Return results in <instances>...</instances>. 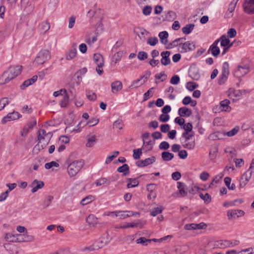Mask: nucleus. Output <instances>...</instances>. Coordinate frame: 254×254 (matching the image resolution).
Segmentation results:
<instances>
[{"label": "nucleus", "instance_id": "nucleus-34", "mask_svg": "<svg viewBox=\"0 0 254 254\" xmlns=\"http://www.w3.org/2000/svg\"><path fill=\"white\" fill-rule=\"evenodd\" d=\"M238 210H231L227 211V217L228 219H233L238 217L237 215Z\"/></svg>", "mask_w": 254, "mask_h": 254}, {"label": "nucleus", "instance_id": "nucleus-47", "mask_svg": "<svg viewBox=\"0 0 254 254\" xmlns=\"http://www.w3.org/2000/svg\"><path fill=\"white\" fill-rule=\"evenodd\" d=\"M222 73L228 75L229 74V66L228 62H224L222 66Z\"/></svg>", "mask_w": 254, "mask_h": 254}, {"label": "nucleus", "instance_id": "nucleus-9", "mask_svg": "<svg viewBox=\"0 0 254 254\" xmlns=\"http://www.w3.org/2000/svg\"><path fill=\"white\" fill-rule=\"evenodd\" d=\"M44 186V183L43 181L34 180L30 185V187L32 188L31 192L35 193L39 189H42Z\"/></svg>", "mask_w": 254, "mask_h": 254}, {"label": "nucleus", "instance_id": "nucleus-28", "mask_svg": "<svg viewBox=\"0 0 254 254\" xmlns=\"http://www.w3.org/2000/svg\"><path fill=\"white\" fill-rule=\"evenodd\" d=\"M194 26V24H187L182 28V32L185 34H189L192 31Z\"/></svg>", "mask_w": 254, "mask_h": 254}, {"label": "nucleus", "instance_id": "nucleus-15", "mask_svg": "<svg viewBox=\"0 0 254 254\" xmlns=\"http://www.w3.org/2000/svg\"><path fill=\"white\" fill-rule=\"evenodd\" d=\"M252 65V63L247 58H243L241 59V62L239 63V72H240V70L241 67L244 68H247L251 69V66Z\"/></svg>", "mask_w": 254, "mask_h": 254}, {"label": "nucleus", "instance_id": "nucleus-17", "mask_svg": "<svg viewBox=\"0 0 254 254\" xmlns=\"http://www.w3.org/2000/svg\"><path fill=\"white\" fill-rule=\"evenodd\" d=\"M111 240V239L110 238L109 234L107 233L105 237H102L100 239L99 241V245L97 246V249L101 248L106 246L110 242Z\"/></svg>", "mask_w": 254, "mask_h": 254}, {"label": "nucleus", "instance_id": "nucleus-48", "mask_svg": "<svg viewBox=\"0 0 254 254\" xmlns=\"http://www.w3.org/2000/svg\"><path fill=\"white\" fill-rule=\"evenodd\" d=\"M152 8L150 5H146L142 9V13L145 16L149 15L152 11Z\"/></svg>", "mask_w": 254, "mask_h": 254}, {"label": "nucleus", "instance_id": "nucleus-30", "mask_svg": "<svg viewBox=\"0 0 254 254\" xmlns=\"http://www.w3.org/2000/svg\"><path fill=\"white\" fill-rule=\"evenodd\" d=\"M50 24L48 21H43L39 25V29L44 33L49 30Z\"/></svg>", "mask_w": 254, "mask_h": 254}, {"label": "nucleus", "instance_id": "nucleus-16", "mask_svg": "<svg viewBox=\"0 0 254 254\" xmlns=\"http://www.w3.org/2000/svg\"><path fill=\"white\" fill-rule=\"evenodd\" d=\"M191 114V110L187 107H181L178 110V114L180 117H190Z\"/></svg>", "mask_w": 254, "mask_h": 254}, {"label": "nucleus", "instance_id": "nucleus-1", "mask_svg": "<svg viewBox=\"0 0 254 254\" xmlns=\"http://www.w3.org/2000/svg\"><path fill=\"white\" fill-rule=\"evenodd\" d=\"M22 66L16 65L10 66L8 70L5 71L0 78V85L7 83L21 73Z\"/></svg>", "mask_w": 254, "mask_h": 254}, {"label": "nucleus", "instance_id": "nucleus-27", "mask_svg": "<svg viewBox=\"0 0 254 254\" xmlns=\"http://www.w3.org/2000/svg\"><path fill=\"white\" fill-rule=\"evenodd\" d=\"M117 217H119L120 219H125L128 217V214H127V211H116L112 212Z\"/></svg>", "mask_w": 254, "mask_h": 254}, {"label": "nucleus", "instance_id": "nucleus-59", "mask_svg": "<svg viewBox=\"0 0 254 254\" xmlns=\"http://www.w3.org/2000/svg\"><path fill=\"white\" fill-rule=\"evenodd\" d=\"M158 42V40L157 37H151L147 40V43L150 46H155Z\"/></svg>", "mask_w": 254, "mask_h": 254}, {"label": "nucleus", "instance_id": "nucleus-32", "mask_svg": "<svg viewBox=\"0 0 254 254\" xmlns=\"http://www.w3.org/2000/svg\"><path fill=\"white\" fill-rule=\"evenodd\" d=\"M183 128L185 130V131L183 133L182 136H185L188 134V133L192 131V125L191 123H189L187 124L183 125Z\"/></svg>", "mask_w": 254, "mask_h": 254}, {"label": "nucleus", "instance_id": "nucleus-45", "mask_svg": "<svg viewBox=\"0 0 254 254\" xmlns=\"http://www.w3.org/2000/svg\"><path fill=\"white\" fill-rule=\"evenodd\" d=\"M133 157L135 160L139 159L142 153L141 148L134 149L133 150Z\"/></svg>", "mask_w": 254, "mask_h": 254}, {"label": "nucleus", "instance_id": "nucleus-57", "mask_svg": "<svg viewBox=\"0 0 254 254\" xmlns=\"http://www.w3.org/2000/svg\"><path fill=\"white\" fill-rule=\"evenodd\" d=\"M153 89V87L151 88L146 92H145L143 94V101H146L150 97H152L153 96V94H152V92L151 91Z\"/></svg>", "mask_w": 254, "mask_h": 254}, {"label": "nucleus", "instance_id": "nucleus-20", "mask_svg": "<svg viewBox=\"0 0 254 254\" xmlns=\"http://www.w3.org/2000/svg\"><path fill=\"white\" fill-rule=\"evenodd\" d=\"M230 241L227 240H220L215 242V246L218 248L223 249L226 247H230Z\"/></svg>", "mask_w": 254, "mask_h": 254}, {"label": "nucleus", "instance_id": "nucleus-42", "mask_svg": "<svg viewBox=\"0 0 254 254\" xmlns=\"http://www.w3.org/2000/svg\"><path fill=\"white\" fill-rule=\"evenodd\" d=\"M110 183V182L109 181H108L105 178L99 179L97 180L95 182V184L97 186H100L103 185L105 184H107V185H109Z\"/></svg>", "mask_w": 254, "mask_h": 254}, {"label": "nucleus", "instance_id": "nucleus-22", "mask_svg": "<svg viewBox=\"0 0 254 254\" xmlns=\"http://www.w3.org/2000/svg\"><path fill=\"white\" fill-rule=\"evenodd\" d=\"M17 236L18 234L14 235L10 233H6L4 238L7 242L17 243Z\"/></svg>", "mask_w": 254, "mask_h": 254}, {"label": "nucleus", "instance_id": "nucleus-53", "mask_svg": "<svg viewBox=\"0 0 254 254\" xmlns=\"http://www.w3.org/2000/svg\"><path fill=\"white\" fill-rule=\"evenodd\" d=\"M147 57V53L143 51H140L137 54V58L140 61L144 60L146 59Z\"/></svg>", "mask_w": 254, "mask_h": 254}, {"label": "nucleus", "instance_id": "nucleus-31", "mask_svg": "<svg viewBox=\"0 0 254 254\" xmlns=\"http://www.w3.org/2000/svg\"><path fill=\"white\" fill-rule=\"evenodd\" d=\"M231 179L230 177H227L224 179V182L225 185L228 188L229 190H234L236 188L235 185L234 184H231Z\"/></svg>", "mask_w": 254, "mask_h": 254}, {"label": "nucleus", "instance_id": "nucleus-10", "mask_svg": "<svg viewBox=\"0 0 254 254\" xmlns=\"http://www.w3.org/2000/svg\"><path fill=\"white\" fill-rule=\"evenodd\" d=\"M170 54L171 53L169 51L162 52L161 53V56L162 57V59L161 60V63L162 64L166 66L171 63V60L169 58Z\"/></svg>", "mask_w": 254, "mask_h": 254}, {"label": "nucleus", "instance_id": "nucleus-5", "mask_svg": "<svg viewBox=\"0 0 254 254\" xmlns=\"http://www.w3.org/2000/svg\"><path fill=\"white\" fill-rule=\"evenodd\" d=\"M243 6L244 10L247 13L254 14V0H246Z\"/></svg>", "mask_w": 254, "mask_h": 254}, {"label": "nucleus", "instance_id": "nucleus-62", "mask_svg": "<svg viewBox=\"0 0 254 254\" xmlns=\"http://www.w3.org/2000/svg\"><path fill=\"white\" fill-rule=\"evenodd\" d=\"M99 122V119L96 118H93L91 119L87 123V124L88 125L89 127H93L96 125H97Z\"/></svg>", "mask_w": 254, "mask_h": 254}, {"label": "nucleus", "instance_id": "nucleus-38", "mask_svg": "<svg viewBox=\"0 0 254 254\" xmlns=\"http://www.w3.org/2000/svg\"><path fill=\"white\" fill-rule=\"evenodd\" d=\"M198 84L192 81L188 82L186 84V88L190 91H192L198 87Z\"/></svg>", "mask_w": 254, "mask_h": 254}, {"label": "nucleus", "instance_id": "nucleus-63", "mask_svg": "<svg viewBox=\"0 0 254 254\" xmlns=\"http://www.w3.org/2000/svg\"><path fill=\"white\" fill-rule=\"evenodd\" d=\"M180 77L178 75L172 76L170 80V83L172 84L176 85L180 82Z\"/></svg>", "mask_w": 254, "mask_h": 254}, {"label": "nucleus", "instance_id": "nucleus-21", "mask_svg": "<svg viewBox=\"0 0 254 254\" xmlns=\"http://www.w3.org/2000/svg\"><path fill=\"white\" fill-rule=\"evenodd\" d=\"M77 50L75 46H73L69 52L65 55V58L67 60H70L73 59L76 55Z\"/></svg>", "mask_w": 254, "mask_h": 254}, {"label": "nucleus", "instance_id": "nucleus-19", "mask_svg": "<svg viewBox=\"0 0 254 254\" xmlns=\"http://www.w3.org/2000/svg\"><path fill=\"white\" fill-rule=\"evenodd\" d=\"M185 184L183 182L177 183V188L179 190V195L180 197H184L187 195V191L185 190Z\"/></svg>", "mask_w": 254, "mask_h": 254}, {"label": "nucleus", "instance_id": "nucleus-44", "mask_svg": "<svg viewBox=\"0 0 254 254\" xmlns=\"http://www.w3.org/2000/svg\"><path fill=\"white\" fill-rule=\"evenodd\" d=\"M9 101L7 98L3 97L0 100V111L2 110L6 105L8 104Z\"/></svg>", "mask_w": 254, "mask_h": 254}, {"label": "nucleus", "instance_id": "nucleus-58", "mask_svg": "<svg viewBox=\"0 0 254 254\" xmlns=\"http://www.w3.org/2000/svg\"><path fill=\"white\" fill-rule=\"evenodd\" d=\"M240 253H241V254H252L254 253V247L242 250L239 252Z\"/></svg>", "mask_w": 254, "mask_h": 254}, {"label": "nucleus", "instance_id": "nucleus-7", "mask_svg": "<svg viewBox=\"0 0 254 254\" xmlns=\"http://www.w3.org/2000/svg\"><path fill=\"white\" fill-rule=\"evenodd\" d=\"M252 171H247L241 177L239 187L243 188L248 183L252 176Z\"/></svg>", "mask_w": 254, "mask_h": 254}, {"label": "nucleus", "instance_id": "nucleus-8", "mask_svg": "<svg viewBox=\"0 0 254 254\" xmlns=\"http://www.w3.org/2000/svg\"><path fill=\"white\" fill-rule=\"evenodd\" d=\"M155 157L152 156L150 158H146L144 160L137 161L135 164L138 167H144L153 163L155 161Z\"/></svg>", "mask_w": 254, "mask_h": 254}, {"label": "nucleus", "instance_id": "nucleus-51", "mask_svg": "<svg viewBox=\"0 0 254 254\" xmlns=\"http://www.w3.org/2000/svg\"><path fill=\"white\" fill-rule=\"evenodd\" d=\"M163 210V208L162 207H157L154 208L150 213L151 216H155L157 214L161 213Z\"/></svg>", "mask_w": 254, "mask_h": 254}, {"label": "nucleus", "instance_id": "nucleus-25", "mask_svg": "<svg viewBox=\"0 0 254 254\" xmlns=\"http://www.w3.org/2000/svg\"><path fill=\"white\" fill-rule=\"evenodd\" d=\"M151 74V73L150 71H149V70L145 71L144 72V74L140 77V78L142 80L141 81V83H140V84L139 85L135 86V87H138L144 84L147 81V80L149 78V77L150 76Z\"/></svg>", "mask_w": 254, "mask_h": 254}, {"label": "nucleus", "instance_id": "nucleus-23", "mask_svg": "<svg viewBox=\"0 0 254 254\" xmlns=\"http://www.w3.org/2000/svg\"><path fill=\"white\" fill-rule=\"evenodd\" d=\"M159 37L160 38V41L163 44H166L168 41L167 38L168 37V33L167 31H162L159 33Z\"/></svg>", "mask_w": 254, "mask_h": 254}, {"label": "nucleus", "instance_id": "nucleus-37", "mask_svg": "<svg viewBox=\"0 0 254 254\" xmlns=\"http://www.w3.org/2000/svg\"><path fill=\"white\" fill-rule=\"evenodd\" d=\"M87 142L86 144V146L90 147L93 146L94 143L96 141V136L95 135L89 137L87 139Z\"/></svg>", "mask_w": 254, "mask_h": 254}, {"label": "nucleus", "instance_id": "nucleus-55", "mask_svg": "<svg viewBox=\"0 0 254 254\" xmlns=\"http://www.w3.org/2000/svg\"><path fill=\"white\" fill-rule=\"evenodd\" d=\"M58 167L59 166V164L55 161H51L49 163H47L45 165V167L46 169H50L53 167Z\"/></svg>", "mask_w": 254, "mask_h": 254}, {"label": "nucleus", "instance_id": "nucleus-35", "mask_svg": "<svg viewBox=\"0 0 254 254\" xmlns=\"http://www.w3.org/2000/svg\"><path fill=\"white\" fill-rule=\"evenodd\" d=\"M122 56V53L118 52L116 53L112 57V64H116L118 61H120Z\"/></svg>", "mask_w": 254, "mask_h": 254}, {"label": "nucleus", "instance_id": "nucleus-26", "mask_svg": "<svg viewBox=\"0 0 254 254\" xmlns=\"http://www.w3.org/2000/svg\"><path fill=\"white\" fill-rule=\"evenodd\" d=\"M210 52L213 56L217 57L220 54V51L218 47L210 46L208 51V53H209Z\"/></svg>", "mask_w": 254, "mask_h": 254}, {"label": "nucleus", "instance_id": "nucleus-64", "mask_svg": "<svg viewBox=\"0 0 254 254\" xmlns=\"http://www.w3.org/2000/svg\"><path fill=\"white\" fill-rule=\"evenodd\" d=\"M227 76H228L227 75L221 73V75L220 76L219 80H218V84L219 85H222V84H224L227 79Z\"/></svg>", "mask_w": 254, "mask_h": 254}, {"label": "nucleus", "instance_id": "nucleus-6", "mask_svg": "<svg viewBox=\"0 0 254 254\" xmlns=\"http://www.w3.org/2000/svg\"><path fill=\"white\" fill-rule=\"evenodd\" d=\"M21 117V115L17 112L13 111L8 113L6 116L2 120V124H5L7 121L17 120Z\"/></svg>", "mask_w": 254, "mask_h": 254}, {"label": "nucleus", "instance_id": "nucleus-11", "mask_svg": "<svg viewBox=\"0 0 254 254\" xmlns=\"http://www.w3.org/2000/svg\"><path fill=\"white\" fill-rule=\"evenodd\" d=\"M17 237H18L17 243L32 242L34 239L33 236L28 235L27 233H26L23 235L18 234Z\"/></svg>", "mask_w": 254, "mask_h": 254}, {"label": "nucleus", "instance_id": "nucleus-13", "mask_svg": "<svg viewBox=\"0 0 254 254\" xmlns=\"http://www.w3.org/2000/svg\"><path fill=\"white\" fill-rule=\"evenodd\" d=\"M230 103V100L228 99L224 100L220 102L219 109L221 111L229 112L231 108L229 106Z\"/></svg>", "mask_w": 254, "mask_h": 254}, {"label": "nucleus", "instance_id": "nucleus-61", "mask_svg": "<svg viewBox=\"0 0 254 254\" xmlns=\"http://www.w3.org/2000/svg\"><path fill=\"white\" fill-rule=\"evenodd\" d=\"M225 152L226 153H230V154L232 155L231 156V159H233V158L234 157V156H236V154H237V151L236 149H235L234 148H230V147H228V148H227L226 149H225Z\"/></svg>", "mask_w": 254, "mask_h": 254}, {"label": "nucleus", "instance_id": "nucleus-50", "mask_svg": "<svg viewBox=\"0 0 254 254\" xmlns=\"http://www.w3.org/2000/svg\"><path fill=\"white\" fill-rule=\"evenodd\" d=\"M189 76L193 80H198L200 77V75L197 71L190 70Z\"/></svg>", "mask_w": 254, "mask_h": 254}, {"label": "nucleus", "instance_id": "nucleus-52", "mask_svg": "<svg viewBox=\"0 0 254 254\" xmlns=\"http://www.w3.org/2000/svg\"><path fill=\"white\" fill-rule=\"evenodd\" d=\"M86 96L90 101H95L96 99V94L92 91H86Z\"/></svg>", "mask_w": 254, "mask_h": 254}, {"label": "nucleus", "instance_id": "nucleus-33", "mask_svg": "<svg viewBox=\"0 0 254 254\" xmlns=\"http://www.w3.org/2000/svg\"><path fill=\"white\" fill-rule=\"evenodd\" d=\"M94 200V197L91 195H88L85 198H83L81 201L80 204L82 205H86L90 202H91Z\"/></svg>", "mask_w": 254, "mask_h": 254}, {"label": "nucleus", "instance_id": "nucleus-12", "mask_svg": "<svg viewBox=\"0 0 254 254\" xmlns=\"http://www.w3.org/2000/svg\"><path fill=\"white\" fill-rule=\"evenodd\" d=\"M93 60L98 67L102 68L104 65V59L103 56L99 53L94 54Z\"/></svg>", "mask_w": 254, "mask_h": 254}, {"label": "nucleus", "instance_id": "nucleus-56", "mask_svg": "<svg viewBox=\"0 0 254 254\" xmlns=\"http://www.w3.org/2000/svg\"><path fill=\"white\" fill-rule=\"evenodd\" d=\"M238 132V126H236L231 130L229 131L226 133L227 135L229 137H231L237 133Z\"/></svg>", "mask_w": 254, "mask_h": 254}, {"label": "nucleus", "instance_id": "nucleus-49", "mask_svg": "<svg viewBox=\"0 0 254 254\" xmlns=\"http://www.w3.org/2000/svg\"><path fill=\"white\" fill-rule=\"evenodd\" d=\"M183 146L188 149H193L195 146V141L194 140H192V141L189 142L188 143H183Z\"/></svg>", "mask_w": 254, "mask_h": 254}, {"label": "nucleus", "instance_id": "nucleus-2", "mask_svg": "<svg viewBox=\"0 0 254 254\" xmlns=\"http://www.w3.org/2000/svg\"><path fill=\"white\" fill-rule=\"evenodd\" d=\"M67 162H68L67 161ZM67 172L70 177L75 176L84 165L82 160H75L71 163L68 162Z\"/></svg>", "mask_w": 254, "mask_h": 254}, {"label": "nucleus", "instance_id": "nucleus-39", "mask_svg": "<svg viewBox=\"0 0 254 254\" xmlns=\"http://www.w3.org/2000/svg\"><path fill=\"white\" fill-rule=\"evenodd\" d=\"M200 197L204 201L205 203H209L211 200V197L210 194L208 193H206L205 194H203L202 193H200L199 194Z\"/></svg>", "mask_w": 254, "mask_h": 254}, {"label": "nucleus", "instance_id": "nucleus-4", "mask_svg": "<svg viewBox=\"0 0 254 254\" xmlns=\"http://www.w3.org/2000/svg\"><path fill=\"white\" fill-rule=\"evenodd\" d=\"M179 46L181 48L180 51L182 53L192 51L195 49V44L191 41H187L183 44H179Z\"/></svg>", "mask_w": 254, "mask_h": 254}, {"label": "nucleus", "instance_id": "nucleus-40", "mask_svg": "<svg viewBox=\"0 0 254 254\" xmlns=\"http://www.w3.org/2000/svg\"><path fill=\"white\" fill-rule=\"evenodd\" d=\"M136 242L138 244L147 246L148 245L147 243L151 242V240L147 239L145 237H140L136 240Z\"/></svg>", "mask_w": 254, "mask_h": 254}, {"label": "nucleus", "instance_id": "nucleus-18", "mask_svg": "<svg viewBox=\"0 0 254 254\" xmlns=\"http://www.w3.org/2000/svg\"><path fill=\"white\" fill-rule=\"evenodd\" d=\"M117 171L123 173V176H127L129 174V167L127 164H124L117 169Z\"/></svg>", "mask_w": 254, "mask_h": 254}, {"label": "nucleus", "instance_id": "nucleus-46", "mask_svg": "<svg viewBox=\"0 0 254 254\" xmlns=\"http://www.w3.org/2000/svg\"><path fill=\"white\" fill-rule=\"evenodd\" d=\"M176 16V13L172 11H168L167 14L166 15V17L164 20H167L168 21H171L173 20L174 19H175Z\"/></svg>", "mask_w": 254, "mask_h": 254}, {"label": "nucleus", "instance_id": "nucleus-60", "mask_svg": "<svg viewBox=\"0 0 254 254\" xmlns=\"http://www.w3.org/2000/svg\"><path fill=\"white\" fill-rule=\"evenodd\" d=\"M54 197L52 195H48L44 201V204L45 207H48L51 202L53 201Z\"/></svg>", "mask_w": 254, "mask_h": 254}, {"label": "nucleus", "instance_id": "nucleus-29", "mask_svg": "<svg viewBox=\"0 0 254 254\" xmlns=\"http://www.w3.org/2000/svg\"><path fill=\"white\" fill-rule=\"evenodd\" d=\"M229 94L228 96L230 99H232L233 102L237 101V99L235 98H237L238 95V92L235 90H234L230 88L228 90Z\"/></svg>", "mask_w": 254, "mask_h": 254}, {"label": "nucleus", "instance_id": "nucleus-43", "mask_svg": "<svg viewBox=\"0 0 254 254\" xmlns=\"http://www.w3.org/2000/svg\"><path fill=\"white\" fill-rule=\"evenodd\" d=\"M221 40V46L222 47H226L228 46L230 43V40L229 39L226 38L225 35H222L220 37Z\"/></svg>", "mask_w": 254, "mask_h": 254}, {"label": "nucleus", "instance_id": "nucleus-14", "mask_svg": "<svg viewBox=\"0 0 254 254\" xmlns=\"http://www.w3.org/2000/svg\"><path fill=\"white\" fill-rule=\"evenodd\" d=\"M123 88V84L121 81L117 80L112 83L111 89L112 92L115 93L122 90Z\"/></svg>", "mask_w": 254, "mask_h": 254}, {"label": "nucleus", "instance_id": "nucleus-54", "mask_svg": "<svg viewBox=\"0 0 254 254\" xmlns=\"http://www.w3.org/2000/svg\"><path fill=\"white\" fill-rule=\"evenodd\" d=\"M113 127L121 129L123 127V123L122 120L118 119L115 121L113 123Z\"/></svg>", "mask_w": 254, "mask_h": 254}, {"label": "nucleus", "instance_id": "nucleus-3", "mask_svg": "<svg viewBox=\"0 0 254 254\" xmlns=\"http://www.w3.org/2000/svg\"><path fill=\"white\" fill-rule=\"evenodd\" d=\"M51 58L49 51L47 50H42L39 52L35 59V62L39 64H43L46 61Z\"/></svg>", "mask_w": 254, "mask_h": 254}, {"label": "nucleus", "instance_id": "nucleus-41", "mask_svg": "<svg viewBox=\"0 0 254 254\" xmlns=\"http://www.w3.org/2000/svg\"><path fill=\"white\" fill-rule=\"evenodd\" d=\"M224 174L222 173H219L218 175L216 176L212 180L211 183H210L209 187L211 188L212 186L213 185V183H218L219 182V180L222 178L223 177Z\"/></svg>", "mask_w": 254, "mask_h": 254}, {"label": "nucleus", "instance_id": "nucleus-24", "mask_svg": "<svg viewBox=\"0 0 254 254\" xmlns=\"http://www.w3.org/2000/svg\"><path fill=\"white\" fill-rule=\"evenodd\" d=\"M161 157L164 161H169L174 158V155L172 153H170L169 152L167 151H164L162 153Z\"/></svg>", "mask_w": 254, "mask_h": 254}, {"label": "nucleus", "instance_id": "nucleus-36", "mask_svg": "<svg viewBox=\"0 0 254 254\" xmlns=\"http://www.w3.org/2000/svg\"><path fill=\"white\" fill-rule=\"evenodd\" d=\"M69 96L67 93L64 94L63 99L60 102V105L61 107H66L68 103Z\"/></svg>", "mask_w": 254, "mask_h": 254}]
</instances>
